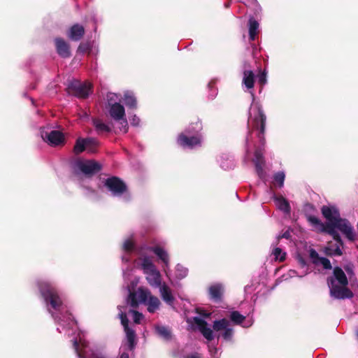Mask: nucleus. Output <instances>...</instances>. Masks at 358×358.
Masks as SVG:
<instances>
[{
    "label": "nucleus",
    "instance_id": "obj_23",
    "mask_svg": "<svg viewBox=\"0 0 358 358\" xmlns=\"http://www.w3.org/2000/svg\"><path fill=\"white\" fill-rule=\"evenodd\" d=\"M249 38L250 41H255L258 34L259 23L253 17L249 20Z\"/></svg>",
    "mask_w": 358,
    "mask_h": 358
},
{
    "label": "nucleus",
    "instance_id": "obj_8",
    "mask_svg": "<svg viewBox=\"0 0 358 358\" xmlns=\"http://www.w3.org/2000/svg\"><path fill=\"white\" fill-rule=\"evenodd\" d=\"M109 114L113 120L120 121V124L122 126V127L120 128V130L124 133H127L128 130V123L125 118V110L124 106L119 103L115 102L113 104H111V106L109 108Z\"/></svg>",
    "mask_w": 358,
    "mask_h": 358
},
{
    "label": "nucleus",
    "instance_id": "obj_22",
    "mask_svg": "<svg viewBox=\"0 0 358 358\" xmlns=\"http://www.w3.org/2000/svg\"><path fill=\"white\" fill-rule=\"evenodd\" d=\"M243 84L247 89H252L255 84V73L250 70L243 71Z\"/></svg>",
    "mask_w": 358,
    "mask_h": 358
},
{
    "label": "nucleus",
    "instance_id": "obj_34",
    "mask_svg": "<svg viewBox=\"0 0 358 358\" xmlns=\"http://www.w3.org/2000/svg\"><path fill=\"white\" fill-rule=\"evenodd\" d=\"M138 292L140 301L144 303L148 301L150 296H152L151 292L147 289L138 288Z\"/></svg>",
    "mask_w": 358,
    "mask_h": 358
},
{
    "label": "nucleus",
    "instance_id": "obj_18",
    "mask_svg": "<svg viewBox=\"0 0 358 358\" xmlns=\"http://www.w3.org/2000/svg\"><path fill=\"white\" fill-rule=\"evenodd\" d=\"M159 292L163 301L168 305L173 306L175 298L172 294L171 289L166 284H163L159 287Z\"/></svg>",
    "mask_w": 358,
    "mask_h": 358
},
{
    "label": "nucleus",
    "instance_id": "obj_24",
    "mask_svg": "<svg viewBox=\"0 0 358 358\" xmlns=\"http://www.w3.org/2000/svg\"><path fill=\"white\" fill-rule=\"evenodd\" d=\"M145 304L148 306V311L154 313L159 308L161 302L157 296L152 295L149 297L148 301Z\"/></svg>",
    "mask_w": 358,
    "mask_h": 358
},
{
    "label": "nucleus",
    "instance_id": "obj_40",
    "mask_svg": "<svg viewBox=\"0 0 358 358\" xmlns=\"http://www.w3.org/2000/svg\"><path fill=\"white\" fill-rule=\"evenodd\" d=\"M320 263L323 268L327 270H330L332 268L331 264L329 259L326 257H321L318 261V264Z\"/></svg>",
    "mask_w": 358,
    "mask_h": 358
},
{
    "label": "nucleus",
    "instance_id": "obj_51",
    "mask_svg": "<svg viewBox=\"0 0 358 358\" xmlns=\"http://www.w3.org/2000/svg\"><path fill=\"white\" fill-rule=\"evenodd\" d=\"M201 315L204 317H209L210 316V313H207L206 311H203L202 313H200Z\"/></svg>",
    "mask_w": 358,
    "mask_h": 358
},
{
    "label": "nucleus",
    "instance_id": "obj_1",
    "mask_svg": "<svg viewBox=\"0 0 358 358\" xmlns=\"http://www.w3.org/2000/svg\"><path fill=\"white\" fill-rule=\"evenodd\" d=\"M348 279L339 266L333 270V275L327 278V284L329 288L330 296L335 299H352L353 292L348 287Z\"/></svg>",
    "mask_w": 358,
    "mask_h": 358
},
{
    "label": "nucleus",
    "instance_id": "obj_25",
    "mask_svg": "<svg viewBox=\"0 0 358 358\" xmlns=\"http://www.w3.org/2000/svg\"><path fill=\"white\" fill-rule=\"evenodd\" d=\"M93 125L95 127L96 131L98 134L103 133H109L111 131L110 127L103 123L101 120L95 118L93 120Z\"/></svg>",
    "mask_w": 358,
    "mask_h": 358
},
{
    "label": "nucleus",
    "instance_id": "obj_5",
    "mask_svg": "<svg viewBox=\"0 0 358 358\" xmlns=\"http://www.w3.org/2000/svg\"><path fill=\"white\" fill-rule=\"evenodd\" d=\"M92 85L90 83H81L78 80H73L67 87V92L80 99H86L92 92Z\"/></svg>",
    "mask_w": 358,
    "mask_h": 358
},
{
    "label": "nucleus",
    "instance_id": "obj_39",
    "mask_svg": "<svg viewBox=\"0 0 358 358\" xmlns=\"http://www.w3.org/2000/svg\"><path fill=\"white\" fill-rule=\"evenodd\" d=\"M266 77L267 73L265 70L260 71L257 76L258 83L261 85L262 87H263V86L267 83Z\"/></svg>",
    "mask_w": 358,
    "mask_h": 358
},
{
    "label": "nucleus",
    "instance_id": "obj_55",
    "mask_svg": "<svg viewBox=\"0 0 358 358\" xmlns=\"http://www.w3.org/2000/svg\"><path fill=\"white\" fill-rule=\"evenodd\" d=\"M136 119L137 118H136V116L133 118V124H135V122H136Z\"/></svg>",
    "mask_w": 358,
    "mask_h": 358
},
{
    "label": "nucleus",
    "instance_id": "obj_44",
    "mask_svg": "<svg viewBox=\"0 0 358 358\" xmlns=\"http://www.w3.org/2000/svg\"><path fill=\"white\" fill-rule=\"evenodd\" d=\"M134 244L131 240H127L123 244V249L128 252H131L134 250Z\"/></svg>",
    "mask_w": 358,
    "mask_h": 358
},
{
    "label": "nucleus",
    "instance_id": "obj_3",
    "mask_svg": "<svg viewBox=\"0 0 358 358\" xmlns=\"http://www.w3.org/2000/svg\"><path fill=\"white\" fill-rule=\"evenodd\" d=\"M37 286L45 301L55 310H59L62 301L56 287L48 281H38Z\"/></svg>",
    "mask_w": 358,
    "mask_h": 358
},
{
    "label": "nucleus",
    "instance_id": "obj_4",
    "mask_svg": "<svg viewBox=\"0 0 358 358\" xmlns=\"http://www.w3.org/2000/svg\"><path fill=\"white\" fill-rule=\"evenodd\" d=\"M307 220L313 226L317 228L318 232L328 234L332 236L338 245H343L341 236L336 229L330 224L322 223L317 217L313 215H308Z\"/></svg>",
    "mask_w": 358,
    "mask_h": 358
},
{
    "label": "nucleus",
    "instance_id": "obj_9",
    "mask_svg": "<svg viewBox=\"0 0 358 358\" xmlns=\"http://www.w3.org/2000/svg\"><path fill=\"white\" fill-rule=\"evenodd\" d=\"M41 135L43 140L51 146H58L64 143V136L60 131L52 130L50 132L41 131Z\"/></svg>",
    "mask_w": 358,
    "mask_h": 358
},
{
    "label": "nucleus",
    "instance_id": "obj_15",
    "mask_svg": "<svg viewBox=\"0 0 358 358\" xmlns=\"http://www.w3.org/2000/svg\"><path fill=\"white\" fill-rule=\"evenodd\" d=\"M321 211L322 215L329 221L328 223H334L340 217L338 210L334 206H323Z\"/></svg>",
    "mask_w": 358,
    "mask_h": 358
},
{
    "label": "nucleus",
    "instance_id": "obj_49",
    "mask_svg": "<svg viewBox=\"0 0 358 358\" xmlns=\"http://www.w3.org/2000/svg\"><path fill=\"white\" fill-rule=\"evenodd\" d=\"M298 262L301 265V267H304L307 265L306 261L302 257L299 256L298 257Z\"/></svg>",
    "mask_w": 358,
    "mask_h": 358
},
{
    "label": "nucleus",
    "instance_id": "obj_31",
    "mask_svg": "<svg viewBox=\"0 0 358 358\" xmlns=\"http://www.w3.org/2000/svg\"><path fill=\"white\" fill-rule=\"evenodd\" d=\"M229 319L234 324L239 325L245 321V317L238 311L234 310L230 313Z\"/></svg>",
    "mask_w": 358,
    "mask_h": 358
},
{
    "label": "nucleus",
    "instance_id": "obj_28",
    "mask_svg": "<svg viewBox=\"0 0 358 358\" xmlns=\"http://www.w3.org/2000/svg\"><path fill=\"white\" fill-rule=\"evenodd\" d=\"M142 268L145 274L152 273L157 270L155 264L147 257H144L141 264Z\"/></svg>",
    "mask_w": 358,
    "mask_h": 358
},
{
    "label": "nucleus",
    "instance_id": "obj_27",
    "mask_svg": "<svg viewBox=\"0 0 358 358\" xmlns=\"http://www.w3.org/2000/svg\"><path fill=\"white\" fill-rule=\"evenodd\" d=\"M229 326H230V321L227 318H222L213 322V329L215 331H224Z\"/></svg>",
    "mask_w": 358,
    "mask_h": 358
},
{
    "label": "nucleus",
    "instance_id": "obj_38",
    "mask_svg": "<svg viewBox=\"0 0 358 358\" xmlns=\"http://www.w3.org/2000/svg\"><path fill=\"white\" fill-rule=\"evenodd\" d=\"M221 336L224 340L230 341L234 336V329L229 326L224 330Z\"/></svg>",
    "mask_w": 358,
    "mask_h": 358
},
{
    "label": "nucleus",
    "instance_id": "obj_17",
    "mask_svg": "<svg viewBox=\"0 0 358 358\" xmlns=\"http://www.w3.org/2000/svg\"><path fill=\"white\" fill-rule=\"evenodd\" d=\"M210 299L215 302H220L222 300L224 288L220 284H215L208 288Z\"/></svg>",
    "mask_w": 358,
    "mask_h": 358
},
{
    "label": "nucleus",
    "instance_id": "obj_6",
    "mask_svg": "<svg viewBox=\"0 0 358 358\" xmlns=\"http://www.w3.org/2000/svg\"><path fill=\"white\" fill-rule=\"evenodd\" d=\"M104 186L113 196H121L128 190L126 183L117 176L108 178L104 182Z\"/></svg>",
    "mask_w": 358,
    "mask_h": 358
},
{
    "label": "nucleus",
    "instance_id": "obj_2",
    "mask_svg": "<svg viewBox=\"0 0 358 358\" xmlns=\"http://www.w3.org/2000/svg\"><path fill=\"white\" fill-rule=\"evenodd\" d=\"M190 125L192 129L189 127L185 129L177 137V144L182 148L194 149L201 145L202 136L200 134L203 129L201 122L197 118L195 121L192 120Z\"/></svg>",
    "mask_w": 358,
    "mask_h": 358
},
{
    "label": "nucleus",
    "instance_id": "obj_10",
    "mask_svg": "<svg viewBox=\"0 0 358 358\" xmlns=\"http://www.w3.org/2000/svg\"><path fill=\"white\" fill-rule=\"evenodd\" d=\"M332 227L339 229L343 234L345 235L350 241H354L355 234L353 231V228L349 221L346 219L339 218L334 223H327Z\"/></svg>",
    "mask_w": 358,
    "mask_h": 358
},
{
    "label": "nucleus",
    "instance_id": "obj_21",
    "mask_svg": "<svg viewBox=\"0 0 358 358\" xmlns=\"http://www.w3.org/2000/svg\"><path fill=\"white\" fill-rule=\"evenodd\" d=\"M147 250L154 252L164 264L169 263V255L162 248L159 246L148 247Z\"/></svg>",
    "mask_w": 358,
    "mask_h": 358
},
{
    "label": "nucleus",
    "instance_id": "obj_35",
    "mask_svg": "<svg viewBox=\"0 0 358 358\" xmlns=\"http://www.w3.org/2000/svg\"><path fill=\"white\" fill-rule=\"evenodd\" d=\"M285 178V175L283 171H278L273 176L274 182L276 183L280 188L283 187Z\"/></svg>",
    "mask_w": 358,
    "mask_h": 358
},
{
    "label": "nucleus",
    "instance_id": "obj_11",
    "mask_svg": "<svg viewBox=\"0 0 358 358\" xmlns=\"http://www.w3.org/2000/svg\"><path fill=\"white\" fill-rule=\"evenodd\" d=\"M79 169L86 176H93L101 170V165L96 161L88 160L78 164Z\"/></svg>",
    "mask_w": 358,
    "mask_h": 358
},
{
    "label": "nucleus",
    "instance_id": "obj_13",
    "mask_svg": "<svg viewBox=\"0 0 358 358\" xmlns=\"http://www.w3.org/2000/svg\"><path fill=\"white\" fill-rule=\"evenodd\" d=\"M254 157L253 162L255 166L256 172L258 176L262 178L264 176V167L266 164L262 150L261 148L256 149Z\"/></svg>",
    "mask_w": 358,
    "mask_h": 358
},
{
    "label": "nucleus",
    "instance_id": "obj_54",
    "mask_svg": "<svg viewBox=\"0 0 358 358\" xmlns=\"http://www.w3.org/2000/svg\"><path fill=\"white\" fill-rule=\"evenodd\" d=\"M73 345L75 347V348H77L78 346V343L77 341H74V343H73Z\"/></svg>",
    "mask_w": 358,
    "mask_h": 358
},
{
    "label": "nucleus",
    "instance_id": "obj_43",
    "mask_svg": "<svg viewBox=\"0 0 358 358\" xmlns=\"http://www.w3.org/2000/svg\"><path fill=\"white\" fill-rule=\"evenodd\" d=\"M90 50V45L88 43H81L78 48V51L81 53H85Z\"/></svg>",
    "mask_w": 358,
    "mask_h": 358
},
{
    "label": "nucleus",
    "instance_id": "obj_50",
    "mask_svg": "<svg viewBox=\"0 0 358 358\" xmlns=\"http://www.w3.org/2000/svg\"><path fill=\"white\" fill-rule=\"evenodd\" d=\"M185 358H201V356L199 355V353L196 352L186 356Z\"/></svg>",
    "mask_w": 358,
    "mask_h": 358
},
{
    "label": "nucleus",
    "instance_id": "obj_48",
    "mask_svg": "<svg viewBox=\"0 0 358 358\" xmlns=\"http://www.w3.org/2000/svg\"><path fill=\"white\" fill-rule=\"evenodd\" d=\"M290 238H291L290 232H289V231H285L282 234L279 235V236H278V241H277V244L278 243L279 241H280L281 238L289 239Z\"/></svg>",
    "mask_w": 358,
    "mask_h": 358
},
{
    "label": "nucleus",
    "instance_id": "obj_42",
    "mask_svg": "<svg viewBox=\"0 0 358 358\" xmlns=\"http://www.w3.org/2000/svg\"><path fill=\"white\" fill-rule=\"evenodd\" d=\"M310 257L313 259L314 264H318V261L322 257H320L317 251L314 249L310 250Z\"/></svg>",
    "mask_w": 358,
    "mask_h": 358
},
{
    "label": "nucleus",
    "instance_id": "obj_20",
    "mask_svg": "<svg viewBox=\"0 0 358 358\" xmlns=\"http://www.w3.org/2000/svg\"><path fill=\"white\" fill-rule=\"evenodd\" d=\"M274 201L276 203L278 208L285 213H290L291 207L288 201L282 196H275Z\"/></svg>",
    "mask_w": 358,
    "mask_h": 358
},
{
    "label": "nucleus",
    "instance_id": "obj_52",
    "mask_svg": "<svg viewBox=\"0 0 358 358\" xmlns=\"http://www.w3.org/2000/svg\"><path fill=\"white\" fill-rule=\"evenodd\" d=\"M324 252H325V254L327 255V252H334V249L330 248V247H327L325 248Z\"/></svg>",
    "mask_w": 358,
    "mask_h": 358
},
{
    "label": "nucleus",
    "instance_id": "obj_53",
    "mask_svg": "<svg viewBox=\"0 0 358 358\" xmlns=\"http://www.w3.org/2000/svg\"><path fill=\"white\" fill-rule=\"evenodd\" d=\"M119 358H129V354L127 352H123Z\"/></svg>",
    "mask_w": 358,
    "mask_h": 358
},
{
    "label": "nucleus",
    "instance_id": "obj_41",
    "mask_svg": "<svg viewBox=\"0 0 358 358\" xmlns=\"http://www.w3.org/2000/svg\"><path fill=\"white\" fill-rule=\"evenodd\" d=\"M120 320H121V323H122V326L124 327V331H127V330H129V329H131L129 327V320H128V318L127 317V315L125 313H122L120 314Z\"/></svg>",
    "mask_w": 358,
    "mask_h": 358
},
{
    "label": "nucleus",
    "instance_id": "obj_12",
    "mask_svg": "<svg viewBox=\"0 0 358 358\" xmlns=\"http://www.w3.org/2000/svg\"><path fill=\"white\" fill-rule=\"evenodd\" d=\"M193 320L194 324L197 326L199 331L206 340L211 341L214 339L213 331L208 327L206 320L198 317H194Z\"/></svg>",
    "mask_w": 358,
    "mask_h": 358
},
{
    "label": "nucleus",
    "instance_id": "obj_16",
    "mask_svg": "<svg viewBox=\"0 0 358 358\" xmlns=\"http://www.w3.org/2000/svg\"><path fill=\"white\" fill-rule=\"evenodd\" d=\"M85 33V30L83 25L74 24L70 27L67 36L71 41H78L83 37Z\"/></svg>",
    "mask_w": 358,
    "mask_h": 358
},
{
    "label": "nucleus",
    "instance_id": "obj_7",
    "mask_svg": "<svg viewBox=\"0 0 358 358\" xmlns=\"http://www.w3.org/2000/svg\"><path fill=\"white\" fill-rule=\"evenodd\" d=\"M266 116L261 108H258L257 115H256L252 122V129L257 130V138L260 143L264 145L265 144V129H266Z\"/></svg>",
    "mask_w": 358,
    "mask_h": 358
},
{
    "label": "nucleus",
    "instance_id": "obj_30",
    "mask_svg": "<svg viewBox=\"0 0 358 358\" xmlns=\"http://www.w3.org/2000/svg\"><path fill=\"white\" fill-rule=\"evenodd\" d=\"M99 145V141L94 138H86V150L90 153H95Z\"/></svg>",
    "mask_w": 358,
    "mask_h": 358
},
{
    "label": "nucleus",
    "instance_id": "obj_46",
    "mask_svg": "<svg viewBox=\"0 0 358 358\" xmlns=\"http://www.w3.org/2000/svg\"><path fill=\"white\" fill-rule=\"evenodd\" d=\"M340 245H336L334 249L333 252H327L328 256H341L343 255L342 250L340 248Z\"/></svg>",
    "mask_w": 358,
    "mask_h": 358
},
{
    "label": "nucleus",
    "instance_id": "obj_36",
    "mask_svg": "<svg viewBox=\"0 0 358 358\" xmlns=\"http://www.w3.org/2000/svg\"><path fill=\"white\" fill-rule=\"evenodd\" d=\"M272 254L274 256L275 259L279 260L281 262L285 261L286 258V253L282 252V250L280 248H274Z\"/></svg>",
    "mask_w": 358,
    "mask_h": 358
},
{
    "label": "nucleus",
    "instance_id": "obj_26",
    "mask_svg": "<svg viewBox=\"0 0 358 358\" xmlns=\"http://www.w3.org/2000/svg\"><path fill=\"white\" fill-rule=\"evenodd\" d=\"M124 104L129 108L136 109L137 108V100L133 93L127 92L124 94Z\"/></svg>",
    "mask_w": 358,
    "mask_h": 358
},
{
    "label": "nucleus",
    "instance_id": "obj_45",
    "mask_svg": "<svg viewBox=\"0 0 358 358\" xmlns=\"http://www.w3.org/2000/svg\"><path fill=\"white\" fill-rule=\"evenodd\" d=\"M131 313L134 315V322L136 324H139L141 319L143 317V314L134 310H131Z\"/></svg>",
    "mask_w": 358,
    "mask_h": 358
},
{
    "label": "nucleus",
    "instance_id": "obj_19",
    "mask_svg": "<svg viewBox=\"0 0 358 358\" xmlns=\"http://www.w3.org/2000/svg\"><path fill=\"white\" fill-rule=\"evenodd\" d=\"M146 275V280L151 287H159L162 285L161 274L159 271L156 270Z\"/></svg>",
    "mask_w": 358,
    "mask_h": 358
},
{
    "label": "nucleus",
    "instance_id": "obj_29",
    "mask_svg": "<svg viewBox=\"0 0 358 358\" xmlns=\"http://www.w3.org/2000/svg\"><path fill=\"white\" fill-rule=\"evenodd\" d=\"M86 150V138H78L76 141L73 146V152L75 155H79Z\"/></svg>",
    "mask_w": 358,
    "mask_h": 358
},
{
    "label": "nucleus",
    "instance_id": "obj_32",
    "mask_svg": "<svg viewBox=\"0 0 358 358\" xmlns=\"http://www.w3.org/2000/svg\"><path fill=\"white\" fill-rule=\"evenodd\" d=\"M155 330L157 334L164 339L169 340L171 337V331L164 326H156Z\"/></svg>",
    "mask_w": 358,
    "mask_h": 358
},
{
    "label": "nucleus",
    "instance_id": "obj_33",
    "mask_svg": "<svg viewBox=\"0 0 358 358\" xmlns=\"http://www.w3.org/2000/svg\"><path fill=\"white\" fill-rule=\"evenodd\" d=\"M127 335V339L129 345V349L132 350L135 347V337L136 334L133 329L124 331Z\"/></svg>",
    "mask_w": 358,
    "mask_h": 358
},
{
    "label": "nucleus",
    "instance_id": "obj_37",
    "mask_svg": "<svg viewBox=\"0 0 358 358\" xmlns=\"http://www.w3.org/2000/svg\"><path fill=\"white\" fill-rule=\"evenodd\" d=\"M128 303L132 308H137L138 306V302L136 297V293L133 292H130L127 299Z\"/></svg>",
    "mask_w": 358,
    "mask_h": 358
},
{
    "label": "nucleus",
    "instance_id": "obj_14",
    "mask_svg": "<svg viewBox=\"0 0 358 358\" xmlns=\"http://www.w3.org/2000/svg\"><path fill=\"white\" fill-rule=\"evenodd\" d=\"M55 44L57 54L62 58H69L71 57V50L69 44L62 38H56Z\"/></svg>",
    "mask_w": 358,
    "mask_h": 358
},
{
    "label": "nucleus",
    "instance_id": "obj_47",
    "mask_svg": "<svg viewBox=\"0 0 358 358\" xmlns=\"http://www.w3.org/2000/svg\"><path fill=\"white\" fill-rule=\"evenodd\" d=\"M115 94L113 93H108L107 94V101L109 107L115 102Z\"/></svg>",
    "mask_w": 358,
    "mask_h": 358
}]
</instances>
